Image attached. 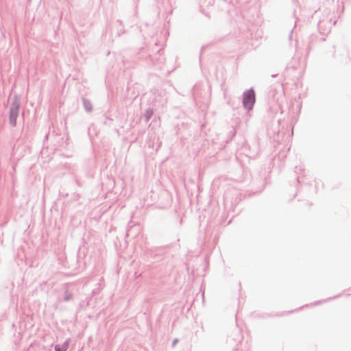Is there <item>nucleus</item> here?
Segmentation results:
<instances>
[{"label":"nucleus","instance_id":"1","mask_svg":"<svg viewBox=\"0 0 351 351\" xmlns=\"http://www.w3.org/2000/svg\"><path fill=\"white\" fill-rule=\"evenodd\" d=\"M21 106V98L19 95H14L12 98L10 108V123L12 126L16 125V119L19 115Z\"/></svg>","mask_w":351,"mask_h":351},{"label":"nucleus","instance_id":"4","mask_svg":"<svg viewBox=\"0 0 351 351\" xmlns=\"http://www.w3.org/2000/svg\"><path fill=\"white\" fill-rule=\"evenodd\" d=\"M83 104L84 106L85 110L87 112H91L93 110L92 104L91 101L87 99L84 98L83 99Z\"/></svg>","mask_w":351,"mask_h":351},{"label":"nucleus","instance_id":"6","mask_svg":"<svg viewBox=\"0 0 351 351\" xmlns=\"http://www.w3.org/2000/svg\"><path fill=\"white\" fill-rule=\"evenodd\" d=\"M178 339H175L172 343V346L174 347L176 345V343H178Z\"/></svg>","mask_w":351,"mask_h":351},{"label":"nucleus","instance_id":"2","mask_svg":"<svg viewBox=\"0 0 351 351\" xmlns=\"http://www.w3.org/2000/svg\"><path fill=\"white\" fill-rule=\"evenodd\" d=\"M255 103V93L252 88L246 90L243 94V106L245 109L250 110Z\"/></svg>","mask_w":351,"mask_h":351},{"label":"nucleus","instance_id":"5","mask_svg":"<svg viewBox=\"0 0 351 351\" xmlns=\"http://www.w3.org/2000/svg\"><path fill=\"white\" fill-rule=\"evenodd\" d=\"M73 299V294L69 291H66L64 296V300L66 302L70 301Z\"/></svg>","mask_w":351,"mask_h":351},{"label":"nucleus","instance_id":"3","mask_svg":"<svg viewBox=\"0 0 351 351\" xmlns=\"http://www.w3.org/2000/svg\"><path fill=\"white\" fill-rule=\"evenodd\" d=\"M69 340H66L62 345H57L55 347L56 351H66L69 348Z\"/></svg>","mask_w":351,"mask_h":351}]
</instances>
